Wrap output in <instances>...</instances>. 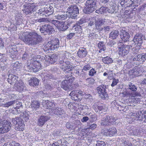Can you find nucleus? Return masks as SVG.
<instances>
[{
    "mask_svg": "<svg viewBox=\"0 0 146 146\" xmlns=\"http://www.w3.org/2000/svg\"><path fill=\"white\" fill-rule=\"evenodd\" d=\"M85 22V20L84 19H81L79 21H77L75 24L76 25L81 26L82 27L83 24Z\"/></svg>",
    "mask_w": 146,
    "mask_h": 146,
    "instance_id": "nucleus-54",
    "label": "nucleus"
},
{
    "mask_svg": "<svg viewBox=\"0 0 146 146\" xmlns=\"http://www.w3.org/2000/svg\"><path fill=\"white\" fill-rule=\"evenodd\" d=\"M140 127H134L132 129L129 131L130 134L131 135H136L140 133L139 130Z\"/></svg>",
    "mask_w": 146,
    "mask_h": 146,
    "instance_id": "nucleus-32",
    "label": "nucleus"
},
{
    "mask_svg": "<svg viewBox=\"0 0 146 146\" xmlns=\"http://www.w3.org/2000/svg\"><path fill=\"white\" fill-rule=\"evenodd\" d=\"M120 35L122 41L125 42L129 41L130 36L129 33L126 31L122 29L121 30Z\"/></svg>",
    "mask_w": 146,
    "mask_h": 146,
    "instance_id": "nucleus-14",
    "label": "nucleus"
},
{
    "mask_svg": "<svg viewBox=\"0 0 146 146\" xmlns=\"http://www.w3.org/2000/svg\"><path fill=\"white\" fill-rule=\"evenodd\" d=\"M15 19L17 21V25H20L22 24L23 20L20 17L15 16Z\"/></svg>",
    "mask_w": 146,
    "mask_h": 146,
    "instance_id": "nucleus-57",
    "label": "nucleus"
},
{
    "mask_svg": "<svg viewBox=\"0 0 146 146\" xmlns=\"http://www.w3.org/2000/svg\"><path fill=\"white\" fill-rule=\"evenodd\" d=\"M74 27H75L74 29L75 31L78 32L79 33H81L82 31V27L81 26L76 25L74 24L73 26L72 29Z\"/></svg>",
    "mask_w": 146,
    "mask_h": 146,
    "instance_id": "nucleus-50",
    "label": "nucleus"
},
{
    "mask_svg": "<svg viewBox=\"0 0 146 146\" xmlns=\"http://www.w3.org/2000/svg\"><path fill=\"white\" fill-rule=\"evenodd\" d=\"M89 32H88V36L89 39H92L94 38L96 36V34L95 32H93L92 31H90V30H89Z\"/></svg>",
    "mask_w": 146,
    "mask_h": 146,
    "instance_id": "nucleus-52",
    "label": "nucleus"
},
{
    "mask_svg": "<svg viewBox=\"0 0 146 146\" xmlns=\"http://www.w3.org/2000/svg\"><path fill=\"white\" fill-rule=\"evenodd\" d=\"M37 13L40 16L43 17H44V16L46 17L47 16L45 8H43L40 9L38 10Z\"/></svg>",
    "mask_w": 146,
    "mask_h": 146,
    "instance_id": "nucleus-40",
    "label": "nucleus"
},
{
    "mask_svg": "<svg viewBox=\"0 0 146 146\" xmlns=\"http://www.w3.org/2000/svg\"><path fill=\"white\" fill-rule=\"evenodd\" d=\"M61 21L57 20H52L50 21V23L54 24L57 28L58 27Z\"/></svg>",
    "mask_w": 146,
    "mask_h": 146,
    "instance_id": "nucleus-60",
    "label": "nucleus"
},
{
    "mask_svg": "<svg viewBox=\"0 0 146 146\" xmlns=\"http://www.w3.org/2000/svg\"><path fill=\"white\" fill-rule=\"evenodd\" d=\"M62 143V141L61 140H58L57 141L54 142L52 144V146H67L66 145L67 142L66 141H65Z\"/></svg>",
    "mask_w": 146,
    "mask_h": 146,
    "instance_id": "nucleus-33",
    "label": "nucleus"
},
{
    "mask_svg": "<svg viewBox=\"0 0 146 146\" xmlns=\"http://www.w3.org/2000/svg\"><path fill=\"white\" fill-rule=\"evenodd\" d=\"M42 104L44 107H46L47 109L52 108L55 105V104L51 102L48 100H43Z\"/></svg>",
    "mask_w": 146,
    "mask_h": 146,
    "instance_id": "nucleus-24",
    "label": "nucleus"
},
{
    "mask_svg": "<svg viewBox=\"0 0 146 146\" xmlns=\"http://www.w3.org/2000/svg\"><path fill=\"white\" fill-rule=\"evenodd\" d=\"M97 0H87L86 3V7L83 10V12L89 14L94 11L96 8Z\"/></svg>",
    "mask_w": 146,
    "mask_h": 146,
    "instance_id": "nucleus-3",
    "label": "nucleus"
},
{
    "mask_svg": "<svg viewBox=\"0 0 146 146\" xmlns=\"http://www.w3.org/2000/svg\"><path fill=\"white\" fill-rule=\"evenodd\" d=\"M116 44V42L115 41L113 40H109L108 42L107 43V45L110 47L113 46L114 45Z\"/></svg>",
    "mask_w": 146,
    "mask_h": 146,
    "instance_id": "nucleus-62",
    "label": "nucleus"
},
{
    "mask_svg": "<svg viewBox=\"0 0 146 146\" xmlns=\"http://www.w3.org/2000/svg\"><path fill=\"white\" fill-rule=\"evenodd\" d=\"M137 115L138 120L141 121L142 123L146 122V110L139 111Z\"/></svg>",
    "mask_w": 146,
    "mask_h": 146,
    "instance_id": "nucleus-20",
    "label": "nucleus"
},
{
    "mask_svg": "<svg viewBox=\"0 0 146 146\" xmlns=\"http://www.w3.org/2000/svg\"><path fill=\"white\" fill-rule=\"evenodd\" d=\"M8 48L7 52L8 54H9L11 58H15L17 55L18 51L16 49L13 48L12 46H9Z\"/></svg>",
    "mask_w": 146,
    "mask_h": 146,
    "instance_id": "nucleus-18",
    "label": "nucleus"
},
{
    "mask_svg": "<svg viewBox=\"0 0 146 146\" xmlns=\"http://www.w3.org/2000/svg\"><path fill=\"white\" fill-rule=\"evenodd\" d=\"M64 65L61 66L60 68L63 71L64 73L71 72L72 67H71L70 62L68 61H66L64 63Z\"/></svg>",
    "mask_w": 146,
    "mask_h": 146,
    "instance_id": "nucleus-15",
    "label": "nucleus"
},
{
    "mask_svg": "<svg viewBox=\"0 0 146 146\" xmlns=\"http://www.w3.org/2000/svg\"><path fill=\"white\" fill-rule=\"evenodd\" d=\"M116 120L115 117L111 115H106L103 117L100 122L101 125L106 128H109L114 124Z\"/></svg>",
    "mask_w": 146,
    "mask_h": 146,
    "instance_id": "nucleus-4",
    "label": "nucleus"
},
{
    "mask_svg": "<svg viewBox=\"0 0 146 146\" xmlns=\"http://www.w3.org/2000/svg\"><path fill=\"white\" fill-rule=\"evenodd\" d=\"M128 90H130L131 91L135 92L137 90V87L132 83H130L128 85Z\"/></svg>",
    "mask_w": 146,
    "mask_h": 146,
    "instance_id": "nucleus-45",
    "label": "nucleus"
},
{
    "mask_svg": "<svg viewBox=\"0 0 146 146\" xmlns=\"http://www.w3.org/2000/svg\"><path fill=\"white\" fill-rule=\"evenodd\" d=\"M44 59L47 62L52 64L56 62L57 60V56L56 54H53L51 56H46Z\"/></svg>",
    "mask_w": 146,
    "mask_h": 146,
    "instance_id": "nucleus-16",
    "label": "nucleus"
},
{
    "mask_svg": "<svg viewBox=\"0 0 146 146\" xmlns=\"http://www.w3.org/2000/svg\"><path fill=\"white\" fill-rule=\"evenodd\" d=\"M57 28L59 31L64 32L67 29V27L66 25L65 22L61 21Z\"/></svg>",
    "mask_w": 146,
    "mask_h": 146,
    "instance_id": "nucleus-30",
    "label": "nucleus"
},
{
    "mask_svg": "<svg viewBox=\"0 0 146 146\" xmlns=\"http://www.w3.org/2000/svg\"><path fill=\"white\" fill-rule=\"evenodd\" d=\"M50 118L48 116L41 115L39 117L37 120V125L40 126L42 127L46 122L48 121Z\"/></svg>",
    "mask_w": 146,
    "mask_h": 146,
    "instance_id": "nucleus-19",
    "label": "nucleus"
},
{
    "mask_svg": "<svg viewBox=\"0 0 146 146\" xmlns=\"http://www.w3.org/2000/svg\"><path fill=\"white\" fill-rule=\"evenodd\" d=\"M142 68L138 66L135 67L132 70H131V72L132 73L133 76L134 77L138 76L141 75L142 72Z\"/></svg>",
    "mask_w": 146,
    "mask_h": 146,
    "instance_id": "nucleus-21",
    "label": "nucleus"
},
{
    "mask_svg": "<svg viewBox=\"0 0 146 146\" xmlns=\"http://www.w3.org/2000/svg\"><path fill=\"white\" fill-rule=\"evenodd\" d=\"M33 68H35L36 69L37 68L36 70H35L36 71L35 72H38L40 70L41 68V64L38 63V64H37L36 62H33Z\"/></svg>",
    "mask_w": 146,
    "mask_h": 146,
    "instance_id": "nucleus-48",
    "label": "nucleus"
},
{
    "mask_svg": "<svg viewBox=\"0 0 146 146\" xmlns=\"http://www.w3.org/2000/svg\"><path fill=\"white\" fill-rule=\"evenodd\" d=\"M71 71L72 73H73V75L76 77H78L81 72L82 70L78 68L75 66L73 67V69H72Z\"/></svg>",
    "mask_w": 146,
    "mask_h": 146,
    "instance_id": "nucleus-35",
    "label": "nucleus"
},
{
    "mask_svg": "<svg viewBox=\"0 0 146 146\" xmlns=\"http://www.w3.org/2000/svg\"><path fill=\"white\" fill-rule=\"evenodd\" d=\"M96 71L94 69L92 68L89 71V75L91 76H93L96 74Z\"/></svg>",
    "mask_w": 146,
    "mask_h": 146,
    "instance_id": "nucleus-61",
    "label": "nucleus"
},
{
    "mask_svg": "<svg viewBox=\"0 0 146 146\" xmlns=\"http://www.w3.org/2000/svg\"><path fill=\"white\" fill-rule=\"evenodd\" d=\"M88 52L86 48L84 47H80L77 52L78 57L80 58H83L86 56Z\"/></svg>",
    "mask_w": 146,
    "mask_h": 146,
    "instance_id": "nucleus-17",
    "label": "nucleus"
},
{
    "mask_svg": "<svg viewBox=\"0 0 146 146\" xmlns=\"http://www.w3.org/2000/svg\"><path fill=\"white\" fill-rule=\"evenodd\" d=\"M96 146H106L105 142L103 141H97Z\"/></svg>",
    "mask_w": 146,
    "mask_h": 146,
    "instance_id": "nucleus-64",
    "label": "nucleus"
},
{
    "mask_svg": "<svg viewBox=\"0 0 146 146\" xmlns=\"http://www.w3.org/2000/svg\"><path fill=\"white\" fill-rule=\"evenodd\" d=\"M18 78V77L15 75L10 74L8 76L7 81L10 84H16L17 82Z\"/></svg>",
    "mask_w": 146,
    "mask_h": 146,
    "instance_id": "nucleus-22",
    "label": "nucleus"
},
{
    "mask_svg": "<svg viewBox=\"0 0 146 146\" xmlns=\"http://www.w3.org/2000/svg\"><path fill=\"white\" fill-rule=\"evenodd\" d=\"M40 102L39 101L33 100L31 102V108L33 110H36L40 108Z\"/></svg>",
    "mask_w": 146,
    "mask_h": 146,
    "instance_id": "nucleus-26",
    "label": "nucleus"
},
{
    "mask_svg": "<svg viewBox=\"0 0 146 146\" xmlns=\"http://www.w3.org/2000/svg\"><path fill=\"white\" fill-rule=\"evenodd\" d=\"M87 126H88V128L91 129H94L97 127L96 124L92 123H87Z\"/></svg>",
    "mask_w": 146,
    "mask_h": 146,
    "instance_id": "nucleus-56",
    "label": "nucleus"
},
{
    "mask_svg": "<svg viewBox=\"0 0 146 146\" xmlns=\"http://www.w3.org/2000/svg\"><path fill=\"white\" fill-rule=\"evenodd\" d=\"M119 35V32L118 30H115L111 31L109 35V38L114 40L116 39Z\"/></svg>",
    "mask_w": 146,
    "mask_h": 146,
    "instance_id": "nucleus-28",
    "label": "nucleus"
},
{
    "mask_svg": "<svg viewBox=\"0 0 146 146\" xmlns=\"http://www.w3.org/2000/svg\"><path fill=\"white\" fill-rule=\"evenodd\" d=\"M141 58L140 62L143 63L146 60V53L141 54Z\"/></svg>",
    "mask_w": 146,
    "mask_h": 146,
    "instance_id": "nucleus-59",
    "label": "nucleus"
},
{
    "mask_svg": "<svg viewBox=\"0 0 146 146\" xmlns=\"http://www.w3.org/2000/svg\"><path fill=\"white\" fill-rule=\"evenodd\" d=\"M21 40L28 45H35L38 44L41 41V37L34 32L26 33L23 37H20Z\"/></svg>",
    "mask_w": 146,
    "mask_h": 146,
    "instance_id": "nucleus-1",
    "label": "nucleus"
},
{
    "mask_svg": "<svg viewBox=\"0 0 146 146\" xmlns=\"http://www.w3.org/2000/svg\"><path fill=\"white\" fill-rule=\"evenodd\" d=\"M129 45L124 44L123 42H120L118 43L119 54L122 56L126 55L129 52L130 48L133 46L130 43Z\"/></svg>",
    "mask_w": 146,
    "mask_h": 146,
    "instance_id": "nucleus-2",
    "label": "nucleus"
},
{
    "mask_svg": "<svg viewBox=\"0 0 146 146\" xmlns=\"http://www.w3.org/2000/svg\"><path fill=\"white\" fill-rule=\"evenodd\" d=\"M54 112L55 114L58 115L59 117L62 118L65 117L66 116V114L64 113L63 110L60 108H56Z\"/></svg>",
    "mask_w": 146,
    "mask_h": 146,
    "instance_id": "nucleus-25",
    "label": "nucleus"
},
{
    "mask_svg": "<svg viewBox=\"0 0 146 146\" xmlns=\"http://www.w3.org/2000/svg\"><path fill=\"white\" fill-rule=\"evenodd\" d=\"M144 38V37L142 34H137L134 37L133 40V43H135V44H137V45L140 47L143 43V40Z\"/></svg>",
    "mask_w": 146,
    "mask_h": 146,
    "instance_id": "nucleus-12",
    "label": "nucleus"
},
{
    "mask_svg": "<svg viewBox=\"0 0 146 146\" xmlns=\"http://www.w3.org/2000/svg\"><path fill=\"white\" fill-rule=\"evenodd\" d=\"M15 106L14 107V109H20L21 108H22L23 106L22 105V104L21 102H17L15 101Z\"/></svg>",
    "mask_w": 146,
    "mask_h": 146,
    "instance_id": "nucleus-55",
    "label": "nucleus"
},
{
    "mask_svg": "<svg viewBox=\"0 0 146 146\" xmlns=\"http://www.w3.org/2000/svg\"><path fill=\"white\" fill-rule=\"evenodd\" d=\"M32 66H33V63H29V62L27 65L25 66V68L26 67L28 71L35 72L36 71L35 70H36L37 68L36 69L35 68H33Z\"/></svg>",
    "mask_w": 146,
    "mask_h": 146,
    "instance_id": "nucleus-36",
    "label": "nucleus"
},
{
    "mask_svg": "<svg viewBox=\"0 0 146 146\" xmlns=\"http://www.w3.org/2000/svg\"><path fill=\"white\" fill-rule=\"evenodd\" d=\"M106 19H99L95 20V25L96 29L98 30L101 31H103V27H102L105 22Z\"/></svg>",
    "mask_w": 146,
    "mask_h": 146,
    "instance_id": "nucleus-13",
    "label": "nucleus"
},
{
    "mask_svg": "<svg viewBox=\"0 0 146 146\" xmlns=\"http://www.w3.org/2000/svg\"><path fill=\"white\" fill-rule=\"evenodd\" d=\"M15 101H13L7 102L5 104H2L1 106L3 107L8 108L13 105V107H15Z\"/></svg>",
    "mask_w": 146,
    "mask_h": 146,
    "instance_id": "nucleus-37",
    "label": "nucleus"
},
{
    "mask_svg": "<svg viewBox=\"0 0 146 146\" xmlns=\"http://www.w3.org/2000/svg\"><path fill=\"white\" fill-rule=\"evenodd\" d=\"M119 82L118 79H116L115 78H113V81L112 84H111V86L113 87L117 85V84Z\"/></svg>",
    "mask_w": 146,
    "mask_h": 146,
    "instance_id": "nucleus-63",
    "label": "nucleus"
},
{
    "mask_svg": "<svg viewBox=\"0 0 146 146\" xmlns=\"http://www.w3.org/2000/svg\"><path fill=\"white\" fill-rule=\"evenodd\" d=\"M43 58V57L40 55L35 56H33L34 62H36L37 64H38V63L41 64L40 62L44 59Z\"/></svg>",
    "mask_w": 146,
    "mask_h": 146,
    "instance_id": "nucleus-38",
    "label": "nucleus"
},
{
    "mask_svg": "<svg viewBox=\"0 0 146 146\" xmlns=\"http://www.w3.org/2000/svg\"><path fill=\"white\" fill-rule=\"evenodd\" d=\"M98 47L100 49L99 53L104 52L106 49L104 42L103 41H100L98 43Z\"/></svg>",
    "mask_w": 146,
    "mask_h": 146,
    "instance_id": "nucleus-31",
    "label": "nucleus"
},
{
    "mask_svg": "<svg viewBox=\"0 0 146 146\" xmlns=\"http://www.w3.org/2000/svg\"><path fill=\"white\" fill-rule=\"evenodd\" d=\"M13 123L16 125V130L19 131H23L24 129L25 124L23 120L17 117L12 119Z\"/></svg>",
    "mask_w": 146,
    "mask_h": 146,
    "instance_id": "nucleus-8",
    "label": "nucleus"
},
{
    "mask_svg": "<svg viewBox=\"0 0 146 146\" xmlns=\"http://www.w3.org/2000/svg\"><path fill=\"white\" fill-rule=\"evenodd\" d=\"M43 49L46 52H49L50 51L52 50L51 44L49 41L46 44Z\"/></svg>",
    "mask_w": 146,
    "mask_h": 146,
    "instance_id": "nucleus-42",
    "label": "nucleus"
},
{
    "mask_svg": "<svg viewBox=\"0 0 146 146\" xmlns=\"http://www.w3.org/2000/svg\"><path fill=\"white\" fill-rule=\"evenodd\" d=\"M44 81H45L46 80H50L51 79H55L53 76L52 74H48L45 75L44 77Z\"/></svg>",
    "mask_w": 146,
    "mask_h": 146,
    "instance_id": "nucleus-46",
    "label": "nucleus"
},
{
    "mask_svg": "<svg viewBox=\"0 0 146 146\" xmlns=\"http://www.w3.org/2000/svg\"><path fill=\"white\" fill-rule=\"evenodd\" d=\"M81 71L80 73V75L78 77L80 78L84 79L86 78L87 74L86 73L84 72L83 71V70H82Z\"/></svg>",
    "mask_w": 146,
    "mask_h": 146,
    "instance_id": "nucleus-58",
    "label": "nucleus"
},
{
    "mask_svg": "<svg viewBox=\"0 0 146 146\" xmlns=\"http://www.w3.org/2000/svg\"><path fill=\"white\" fill-rule=\"evenodd\" d=\"M85 80L86 83L88 84H93L95 81L94 79L92 78H87Z\"/></svg>",
    "mask_w": 146,
    "mask_h": 146,
    "instance_id": "nucleus-51",
    "label": "nucleus"
},
{
    "mask_svg": "<svg viewBox=\"0 0 146 146\" xmlns=\"http://www.w3.org/2000/svg\"><path fill=\"white\" fill-rule=\"evenodd\" d=\"M68 82L67 80H63L61 83V87L65 90H69L70 84Z\"/></svg>",
    "mask_w": 146,
    "mask_h": 146,
    "instance_id": "nucleus-29",
    "label": "nucleus"
},
{
    "mask_svg": "<svg viewBox=\"0 0 146 146\" xmlns=\"http://www.w3.org/2000/svg\"><path fill=\"white\" fill-rule=\"evenodd\" d=\"M40 31L44 35H50L54 33L55 30L53 26L47 24L42 25L40 28Z\"/></svg>",
    "mask_w": 146,
    "mask_h": 146,
    "instance_id": "nucleus-9",
    "label": "nucleus"
},
{
    "mask_svg": "<svg viewBox=\"0 0 146 146\" xmlns=\"http://www.w3.org/2000/svg\"><path fill=\"white\" fill-rule=\"evenodd\" d=\"M99 95L100 97L103 100H106L108 98V95L106 91V89L104 91L100 93Z\"/></svg>",
    "mask_w": 146,
    "mask_h": 146,
    "instance_id": "nucleus-41",
    "label": "nucleus"
},
{
    "mask_svg": "<svg viewBox=\"0 0 146 146\" xmlns=\"http://www.w3.org/2000/svg\"><path fill=\"white\" fill-rule=\"evenodd\" d=\"M46 10L47 16L52 14L54 12L53 7L52 6H49L48 8H46Z\"/></svg>",
    "mask_w": 146,
    "mask_h": 146,
    "instance_id": "nucleus-47",
    "label": "nucleus"
},
{
    "mask_svg": "<svg viewBox=\"0 0 146 146\" xmlns=\"http://www.w3.org/2000/svg\"><path fill=\"white\" fill-rule=\"evenodd\" d=\"M11 123L9 121L0 119V134L8 132L11 129Z\"/></svg>",
    "mask_w": 146,
    "mask_h": 146,
    "instance_id": "nucleus-5",
    "label": "nucleus"
},
{
    "mask_svg": "<svg viewBox=\"0 0 146 146\" xmlns=\"http://www.w3.org/2000/svg\"><path fill=\"white\" fill-rule=\"evenodd\" d=\"M108 11V8L106 7H102L97 10L96 12L98 14H102L104 13H106Z\"/></svg>",
    "mask_w": 146,
    "mask_h": 146,
    "instance_id": "nucleus-34",
    "label": "nucleus"
},
{
    "mask_svg": "<svg viewBox=\"0 0 146 146\" xmlns=\"http://www.w3.org/2000/svg\"><path fill=\"white\" fill-rule=\"evenodd\" d=\"M49 42L51 45L56 44V46H58V44H59V41L58 38H53Z\"/></svg>",
    "mask_w": 146,
    "mask_h": 146,
    "instance_id": "nucleus-49",
    "label": "nucleus"
},
{
    "mask_svg": "<svg viewBox=\"0 0 146 146\" xmlns=\"http://www.w3.org/2000/svg\"><path fill=\"white\" fill-rule=\"evenodd\" d=\"M13 123L16 125V130L19 131H23L24 129L25 124L23 120L17 117L12 119Z\"/></svg>",
    "mask_w": 146,
    "mask_h": 146,
    "instance_id": "nucleus-7",
    "label": "nucleus"
},
{
    "mask_svg": "<svg viewBox=\"0 0 146 146\" xmlns=\"http://www.w3.org/2000/svg\"><path fill=\"white\" fill-rule=\"evenodd\" d=\"M111 126L110 128L108 129L107 128V130L106 131L103 130L102 131V133L103 135L106 136H109L110 137L112 136L117 133V130L114 127Z\"/></svg>",
    "mask_w": 146,
    "mask_h": 146,
    "instance_id": "nucleus-10",
    "label": "nucleus"
},
{
    "mask_svg": "<svg viewBox=\"0 0 146 146\" xmlns=\"http://www.w3.org/2000/svg\"><path fill=\"white\" fill-rule=\"evenodd\" d=\"M106 88V86H104V85H102L98 87L96 89V90L99 94L100 93H101L102 92L104 91V90H105Z\"/></svg>",
    "mask_w": 146,
    "mask_h": 146,
    "instance_id": "nucleus-44",
    "label": "nucleus"
},
{
    "mask_svg": "<svg viewBox=\"0 0 146 146\" xmlns=\"http://www.w3.org/2000/svg\"><path fill=\"white\" fill-rule=\"evenodd\" d=\"M92 107L96 112H98L99 111H104V110H106L107 109L104 105L99 102L94 103Z\"/></svg>",
    "mask_w": 146,
    "mask_h": 146,
    "instance_id": "nucleus-11",
    "label": "nucleus"
},
{
    "mask_svg": "<svg viewBox=\"0 0 146 146\" xmlns=\"http://www.w3.org/2000/svg\"><path fill=\"white\" fill-rule=\"evenodd\" d=\"M35 7L33 5H29L26 6L23 9V11L26 15L31 14L33 12Z\"/></svg>",
    "mask_w": 146,
    "mask_h": 146,
    "instance_id": "nucleus-23",
    "label": "nucleus"
},
{
    "mask_svg": "<svg viewBox=\"0 0 146 146\" xmlns=\"http://www.w3.org/2000/svg\"><path fill=\"white\" fill-rule=\"evenodd\" d=\"M69 14V17L72 19H75L79 13V9L76 5H72L67 9Z\"/></svg>",
    "mask_w": 146,
    "mask_h": 146,
    "instance_id": "nucleus-6",
    "label": "nucleus"
},
{
    "mask_svg": "<svg viewBox=\"0 0 146 146\" xmlns=\"http://www.w3.org/2000/svg\"><path fill=\"white\" fill-rule=\"evenodd\" d=\"M55 18L57 19L60 20H63L66 19L68 17V15L67 14H60L58 15L55 16Z\"/></svg>",
    "mask_w": 146,
    "mask_h": 146,
    "instance_id": "nucleus-43",
    "label": "nucleus"
},
{
    "mask_svg": "<svg viewBox=\"0 0 146 146\" xmlns=\"http://www.w3.org/2000/svg\"><path fill=\"white\" fill-rule=\"evenodd\" d=\"M102 60L104 63L107 64L111 63L113 62L111 58L108 56L103 58Z\"/></svg>",
    "mask_w": 146,
    "mask_h": 146,
    "instance_id": "nucleus-39",
    "label": "nucleus"
},
{
    "mask_svg": "<svg viewBox=\"0 0 146 146\" xmlns=\"http://www.w3.org/2000/svg\"><path fill=\"white\" fill-rule=\"evenodd\" d=\"M40 80L35 77H33L28 81L29 84L31 86H37L39 84Z\"/></svg>",
    "mask_w": 146,
    "mask_h": 146,
    "instance_id": "nucleus-27",
    "label": "nucleus"
},
{
    "mask_svg": "<svg viewBox=\"0 0 146 146\" xmlns=\"http://www.w3.org/2000/svg\"><path fill=\"white\" fill-rule=\"evenodd\" d=\"M21 115H22L23 117V118L25 120L27 121L29 119V115L28 113L25 112V113H22L21 114Z\"/></svg>",
    "mask_w": 146,
    "mask_h": 146,
    "instance_id": "nucleus-53",
    "label": "nucleus"
}]
</instances>
